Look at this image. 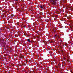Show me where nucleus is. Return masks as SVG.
<instances>
[{
	"label": "nucleus",
	"mask_w": 73,
	"mask_h": 73,
	"mask_svg": "<svg viewBox=\"0 0 73 73\" xmlns=\"http://www.w3.org/2000/svg\"><path fill=\"white\" fill-rule=\"evenodd\" d=\"M20 57L21 58H24V55H22Z\"/></svg>",
	"instance_id": "obj_1"
},
{
	"label": "nucleus",
	"mask_w": 73,
	"mask_h": 73,
	"mask_svg": "<svg viewBox=\"0 0 73 73\" xmlns=\"http://www.w3.org/2000/svg\"><path fill=\"white\" fill-rule=\"evenodd\" d=\"M27 40L28 42H31V41H30V40L29 39H27Z\"/></svg>",
	"instance_id": "obj_2"
},
{
	"label": "nucleus",
	"mask_w": 73,
	"mask_h": 73,
	"mask_svg": "<svg viewBox=\"0 0 73 73\" xmlns=\"http://www.w3.org/2000/svg\"><path fill=\"white\" fill-rule=\"evenodd\" d=\"M40 8H41L42 9H43V7H42V6L40 5Z\"/></svg>",
	"instance_id": "obj_3"
},
{
	"label": "nucleus",
	"mask_w": 73,
	"mask_h": 73,
	"mask_svg": "<svg viewBox=\"0 0 73 73\" xmlns=\"http://www.w3.org/2000/svg\"><path fill=\"white\" fill-rule=\"evenodd\" d=\"M55 36L56 37H58V38H60V37H58V35H55Z\"/></svg>",
	"instance_id": "obj_4"
},
{
	"label": "nucleus",
	"mask_w": 73,
	"mask_h": 73,
	"mask_svg": "<svg viewBox=\"0 0 73 73\" xmlns=\"http://www.w3.org/2000/svg\"><path fill=\"white\" fill-rule=\"evenodd\" d=\"M23 66H26V64H23Z\"/></svg>",
	"instance_id": "obj_5"
},
{
	"label": "nucleus",
	"mask_w": 73,
	"mask_h": 73,
	"mask_svg": "<svg viewBox=\"0 0 73 73\" xmlns=\"http://www.w3.org/2000/svg\"><path fill=\"white\" fill-rule=\"evenodd\" d=\"M11 15V16H12V17H13V16H14V15H13V14H12Z\"/></svg>",
	"instance_id": "obj_6"
},
{
	"label": "nucleus",
	"mask_w": 73,
	"mask_h": 73,
	"mask_svg": "<svg viewBox=\"0 0 73 73\" xmlns=\"http://www.w3.org/2000/svg\"><path fill=\"white\" fill-rule=\"evenodd\" d=\"M42 7H43V8H44V5H42Z\"/></svg>",
	"instance_id": "obj_7"
},
{
	"label": "nucleus",
	"mask_w": 73,
	"mask_h": 73,
	"mask_svg": "<svg viewBox=\"0 0 73 73\" xmlns=\"http://www.w3.org/2000/svg\"><path fill=\"white\" fill-rule=\"evenodd\" d=\"M71 11H73V9H71Z\"/></svg>",
	"instance_id": "obj_8"
},
{
	"label": "nucleus",
	"mask_w": 73,
	"mask_h": 73,
	"mask_svg": "<svg viewBox=\"0 0 73 73\" xmlns=\"http://www.w3.org/2000/svg\"><path fill=\"white\" fill-rule=\"evenodd\" d=\"M15 1H18V0H14V1H15Z\"/></svg>",
	"instance_id": "obj_9"
},
{
	"label": "nucleus",
	"mask_w": 73,
	"mask_h": 73,
	"mask_svg": "<svg viewBox=\"0 0 73 73\" xmlns=\"http://www.w3.org/2000/svg\"><path fill=\"white\" fill-rule=\"evenodd\" d=\"M11 30L12 31H13V29H11Z\"/></svg>",
	"instance_id": "obj_10"
},
{
	"label": "nucleus",
	"mask_w": 73,
	"mask_h": 73,
	"mask_svg": "<svg viewBox=\"0 0 73 73\" xmlns=\"http://www.w3.org/2000/svg\"><path fill=\"white\" fill-rule=\"evenodd\" d=\"M64 64H66V63H65V62L64 63Z\"/></svg>",
	"instance_id": "obj_11"
},
{
	"label": "nucleus",
	"mask_w": 73,
	"mask_h": 73,
	"mask_svg": "<svg viewBox=\"0 0 73 73\" xmlns=\"http://www.w3.org/2000/svg\"><path fill=\"white\" fill-rule=\"evenodd\" d=\"M25 26H24V28H25Z\"/></svg>",
	"instance_id": "obj_12"
},
{
	"label": "nucleus",
	"mask_w": 73,
	"mask_h": 73,
	"mask_svg": "<svg viewBox=\"0 0 73 73\" xmlns=\"http://www.w3.org/2000/svg\"><path fill=\"white\" fill-rule=\"evenodd\" d=\"M7 29H8V28H7Z\"/></svg>",
	"instance_id": "obj_13"
},
{
	"label": "nucleus",
	"mask_w": 73,
	"mask_h": 73,
	"mask_svg": "<svg viewBox=\"0 0 73 73\" xmlns=\"http://www.w3.org/2000/svg\"><path fill=\"white\" fill-rule=\"evenodd\" d=\"M67 61H69V60H68Z\"/></svg>",
	"instance_id": "obj_14"
},
{
	"label": "nucleus",
	"mask_w": 73,
	"mask_h": 73,
	"mask_svg": "<svg viewBox=\"0 0 73 73\" xmlns=\"http://www.w3.org/2000/svg\"><path fill=\"white\" fill-rule=\"evenodd\" d=\"M66 17H67V16H66Z\"/></svg>",
	"instance_id": "obj_15"
},
{
	"label": "nucleus",
	"mask_w": 73,
	"mask_h": 73,
	"mask_svg": "<svg viewBox=\"0 0 73 73\" xmlns=\"http://www.w3.org/2000/svg\"><path fill=\"white\" fill-rule=\"evenodd\" d=\"M25 71H26V70H25Z\"/></svg>",
	"instance_id": "obj_16"
}]
</instances>
